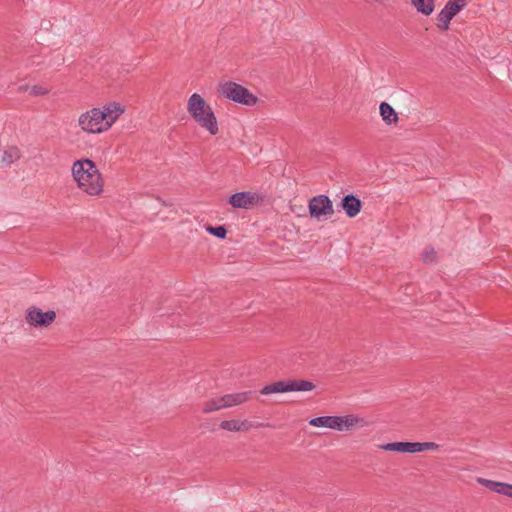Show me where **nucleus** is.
Returning a JSON list of instances; mask_svg holds the SVG:
<instances>
[{"instance_id":"obj_4","label":"nucleus","mask_w":512,"mask_h":512,"mask_svg":"<svg viewBox=\"0 0 512 512\" xmlns=\"http://www.w3.org/2000/svg\"><path fill=\"white\" fill-rule=\"evenodd\" d=\"M103 113L100 108H92L82 113L78 118V125L82 131L91 134H99L107 131L106 122L103 121Z\"/></svg>"},{"instance_id":"obj_6","label":"nucleus","mask_w":512,"mask_h":512,"mask_svg":"<svg viewBox=\"0 0 512 512\" xmlns=\"http://www.w3.org/2000/svg\"><path fill=\"white\" fill-rule=\"evenodd\" d=\"M55 319V311L48 310L43 312L36 306H30L27 308L25 313L26 323L35 328H47L55 321Z\"/></svg>"},{"instance_id":"obj_3","label":"nucleus","mask_w":512,"mask_h":512,"mask_svg":"<svg viewBox=\"0 0 512 512\" xmlns=\"http://www.w3.org/2000/svg\"><path fill=\"white\" fill-rule=\"evenodd\" d=\"M218 92L221 96L246 106H254L258 98L244 86L235 82H225L219 85Z\"/></svg>"},{"instance_id":"obj_27","label":"nucleus","mask_w":512,"mask_h":512,"mask_svg":"<svg viewBox=\"0 0 512 512\" xmlns=\"http://www.w3.org/2000/svg\"><path fill=\"white\" fill-rule=\"evenodd\" d=\"M19 90L20 91H26V90H28V86H20Z\"/></svg>"},{"instance_id":"obj_25","label":"nucleus","mask_w":512,"mask_h":512,"mask_svg":"<svg viewBox=\"0 0 512 512\" xmlns=\"http://www.w3.org/2000/svg\"><path fill=\"white\" fill-rule=\"evenodd\" d=\"M207 231L217 238L224 239L227 235V230L224 226L207 227Z\"/></svg>"},{"instance_id":"obj_20","label":"nucleus","mask_w":512,"mask_h":512,"mask_svg":"<svg viewBox=\"0 0 512 512\" xmlns=\"http://www.w3.org/2000/svg\"><path fill=\"white\" fill-rule=\"evenodd\" d=\"M222 403L223 402L220 401V397L212 398L204 403L202 411H203V413L209 414L214 411L224 409V406H222Z\"/></svg>"},{"instance_id":"obj_22","label":"nucleus","mask_w":512,"mask_h":512,"mask_svg":"<svg viewBox=\"0 0 512 512\" xmlns=\"http://www.w3.org/2000/svg\"><path fill=\"white\" fill-rule=\"evenodd\" d=\"M437 259V254L434 248H426L422 253V261L426 264L433 263Z\"/></svg>"},{"instance_id":"obj_16","label":"nucleus","mask_w":512,"mask_h":512,"mask_svg":"<svg viewBox=\"0 0 512 512\" xmlns=\"http://www.w3.org/2000/svg\"><path fill=\"white\" fill-rule=\"evenodd\" d=\"M285 392H291L290 380L273 382L271 384L264 386L260 390V393L262 395H269V394H273V393H285Z\"/></svg>"},{"instance_id":"obj_7","label":"nucleus","mask_w":512,"mask_h":512,"mask_svg":"<svg viewBox=\"0 0 512 512\" xmlns=\"http://www.w3.org/2000/svg\"><path fill=\"white\" fill-rule=\"evenodd\" d=\"M329 429L337 431H351L356 427L363 428L367 425L365 419L353 414L343 416H329Z\"/></svg>"},{"instance_id":"obj_14","label":"nucleus","mask_w":512,"mask_h":512,"mask_svg":"<svg viewBox=\"0 0 512 512\" xmlns=\"http://www.w3.org/2000/svg\"><path fill=\"white\" fill-rule=\"evenodd\" d=\"M379 448L385 451L416 453V442H392L382 444Z\"/></svg>"},{"instance_id":"obj_10","label":"nucleus","mask_w":512,"mask_h":512,"mask_svg":"<svg viewBox=\"0 0 512 512\" xmlns=\"http://www.w3.org/2000/svg\"><path fill=\"white\" fill-rule=\"evenodd\" d=\"M100 112L103 113V121L107 130L115 123V121L124 113V108L117 102H111L100 108Z\"/></svg>"},{"instance_id":"obj_17","label":"nucleus","mask_w":512,"mask_h":512,"mask_svg":"<svg viewBox=\"0 0 512 512\" xmlns=\"http://www.w3.org/2000/svg\"><path fill=\"white\" fill-rule=\"evenodd\" d=\"M380 115L383 121L388 124H396L398 122V114L395 109L387 102H382L379 106Z\"/></svg>"},{"instance_id":"obj_15","label":"nucleus","mask_w":512,"mask_h":512,"mask_svg":"<svg viewBox=\"0 0 512 512\" xmlns=\"http://www.w3.org/2000/svg\"><path fill=\"white\" fill-rule=\"evenodd\" d=\"M253 425L248 420H224L220 423V428L226 431L231 432H239V431H248Z\"/></svg>"},{"instance_id":"obj_1","label":"nucleus","mask_w":512,"mask_h":512,"mask_svg":"<svg viewBox=\"0 0 512 512\" xmlns=\"http://www.w3.org/2000/svg\"><path fill=\"white\" fill-rule=\"evenodd\" d=\"M72 176L79 189L91 196L103 191V179L96 164L88 158L76 160L71 168Z\"/></svg>"},{"instance_id":"obj_13","label":"nucleus","mask_w":512,"mask_h":512,"mask_svg":"<svg viewBox=\"0 0 512 512\" xmlns=\"http://www.w3.org/2000/svg\"><path fill=\"white\" fill-rule=\"evenodd\" d=\"M478 483L486 487L487 489L496 492L501 495H505L512 498V485L497 481H492L484 478H478Z\"/></svg>"},{"instance_id":"obj_2","label":"nucleus","mask_w":512,"mask_h":512,"mask_svg":"<svg viewBox=\"0 0 512 512\" xmlns=\"http://www.w3.org/2000/svg\"><path fill=\"white\" fill-rule=\"evenodd\" d=\"M187 110L195 122L206 129L211 135L218 133L219 128L216 116L200 94L194 93L190 96Z\"/></svg>"},{"instance_id":"obj_21","label":"nucleus","mask_w":512,"mask_h":512,"mask_svg":"<svg viewBox=\"0 0 512 512\" xmlns=\"http://www.w3.org/2000/svg\"><path fill=\"white\" fill-rule=\"evenodd\" d=\"M20 157L19 149L17 147H11L8 150H5L2 155V162L6 164H11L16 161Z\"/></svg>"},{"instance_id":"obj_8","label":"nucleus","mask_w":512,"mask_h":512,"mask_svg":"<svg viewBox=\"0 0 512 512\" xmlns=\"http://www.w3.org/2000/svg\"><path fill=\"white\" fill-rule=\"evenodd\" d=\"M465 5L466 0H449L438 14V27L443 31L448 30L450 21L465 7Z\"/></svg>"},{"instance_id":"obj_5","label":"nucleus","mask_w":512,"mask_h":512,"mask_svg":"<svg viewBox=\"0 0 512 512\" xmlns=\"http://www.w3.org/2000/svg\"><path fill=\"white\" fill-rule=\"evenodd\" d=\"M311 218L327 219L334 214L332 201L327 195L320 194L310 199L308 205Z\"/></svg>"},{"instance_id":"obj_23","label":"nucleus","mask_w":512,"mask_h":512,"mask_svg":"<svg viewBox=\"0 0 512 512\" xmlns=\"http://www.w3.org/2000/svg\"><path fill=\"white\" fill-rule=\"evenodd\" d=\"M329 416H319L309 420V425L313 427L328 428Z\"/></svg>"},{"instance_id":"obj_12","label":"nucleus","mask_w":512,"mask_h":512,"mask_svg":"<svg viewBox=\"0 0 512 512\" xmlns=\"http://www.w3.org/2000/svg\"><path fill=\"white\" fill-rule=\"evenodd\" d=\"M340 205L349 218H354L357 216L362 208L361 200L353 194L345 195Z\"/></svg>"},{"instance_id":"obj_18","label":"nucleus","mask_w":512,"mask_h":512,"mask_svg":"<svg viewBox=\"0 0 512 512\" xmlns=\"http://www.w3.org/2000/svg\"><path fill=\"white\" fill-rule=\"evenodd\" d=\"M411 3L419 13L425 16L431 15L434 11V0H411Z\"/></svg>"},{"instance_id":"obj_11","label":"nucleus","mask_w":512,"mask_h":512,"mask_svg":"<svg viewBox=\"0 0 512 512\" xmlns=\"http://www.w3.org/2000/svg\"><path fill=\"white\" fill-rule=\"evenodd\" d=\"M252 391H243L232 394H226L220 397V401L223 402L222 406L224 408H230L233 406L242 405L248 401H250L253 397Z\"/></svg>"},{"instance_id":"obj_26","label":"nucleus","mask_w":512,"mask_h":512,"mask_svg":"<svg viewBox=\"0 0 512 512\" xmlns=\"http://www.w3.org/2000/svg\"><path fill=\"white\" fill-rule=\"evenodd\" d=\"M49 90L40 85H34L30 88L29 93L32 96H43L48 94Z\"/></svg>"},{"instance_id":"obj_19","label":"nucleus","mask_w":512,"mask_h":512,"mask_svg":"<svg viewBox=\"0 0 512 512\" xmlns=\"http://www.w3.org/2000/svg\"><path fill=\"white\" fill-rule=\"evenodd\" d=\"M290 387L291 392L292 391H298V392H306L311 391L315 388V385L308 380L304 379H296V380H290Z\"/></svg>"},{"instance_id":"obj_9","label":"nucleus","mask_w":512,"mask_h":512,"mask_svg":"<svg viewBox=\"0 0 512 512\" xmlns=\"http://www.w3.org/2000/svg\"><path fill=\"white\" fill-rule=\"evenodd\" d=\"M257 201L255 193L250 191L237 192L229 197V204L234 208L250 209Z\"/></svg>"},{"instance_id":"obj_24","label":"nucleus","mask_w":512,"mask_h":512,"mask_svg":"<svg viewBox=\"0 0 512 512\" xmlns=\"http://www.w3.org/2000/svg\"><path fill=\"white\" fill-rule=\"evenodd\" d=\"M437 449H439V445L435 442H416V453Z\"/></svg>"}]
</instances>
